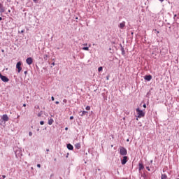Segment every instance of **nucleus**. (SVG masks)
I'll use <instances>...</instances> for the list:
<instances>
[{"label":"nucleus","instance_id":"obj_1","mask_svg":"<svg viewBox=\"0 0 179 179\" xmlns=\"http://www.w3.org/2000/svg\"><path fill=\"white\" fill-rule=\"evenodd\" d=\"M136 111L137 113L138 118H142L145 117V112H143V110H141L139 108H137Z\"/></svg>","mask_w":179,"mask_h":179},{"label":"nucleus","instance_id":"obj_2","mask_svg":"<svg viewBox=\"0 0 179 179\" xmlns=\"http://www.w3.org/2000/svg\"><path fill=\"white\" fill-rule=\"evenodd\" d=\"M14 152H15L16 157H20V156H22V149H20L19 148H15L14 149Z\"/></svg>","mask_w":179,"mask_h":179},{"label":"nucleus","instance_id":"obj_3","mask_svg":"<svg viewBox=\"0 0 179 179\" xmlns=\"http://www.w3.org/2000/svg\"><path fill=\"white\" fill-rule=\"evenodd\" d=\"M127 154H128V151L125 149V148L120 147V155H121V156H127Z\"/></svg>","mask_w":179,"mask_h":179},{"label":"nucleus","instance_id":"obj_4","mask_svg":"<svg viewBox=\"0 0 179 179\" xmlns=\"http://www.w3.org/2000/svg\"><path fill=\"white\" fill-rule=\"evenodd\" d=\"M0 79L2 80V82L8 83L9 82V78L8 77L3 76L2 73H0Z\"/></svg>","mask_w":179,"mask_h":179},{"label":"nucleus","instance_id":"obj_5","mask_svg":"<svg viewBox=\"0 0 179 179\" xmlns=\"http://www.w3.org/2000/svg\"><path fill=\"white\" fill-rule=\"evenodd\" d=\"M16 69H17L18 73L22 71V62H18L16 64Z\"/></svg>","mask_w":179,"mask_h":179},{"label":"nucleus","instance_id":"obj_6","mask_svg":"<svg viewBox=\"0 0 179 179\" xmlns=\"http://www.w3.org/2000/svg\"><path fill=\"white\" fill-rule=\"evenodd\" d=\"M6 11V7L3 6L2 3H0V13L2 15V13Z\"/></svg>","mask_w":179,"mask_h":179},{"label":"nucleus","instance_id":"obj_7","mask_svg":"<svg viewBox=\"0 0 179 179\" xmlns=\"http://www.w3.org/2000/svg\"><path fill=\"white\" fill-rule=\"evenodd\" d=\"M1 120H3V121H4V122H8V121H9V117H8V115H6V114L3 115Z\"/></svg>","mask_w":179,"mask_h":179},{"label":"nucleus","instance_id":"obj_8","mask_svg":"<svg viewBox=\"0 0 179 179\" xmlns=\"http://www.w3.org/2000/svg\"><path fill=\"white\" fill-rule=\"evenodd\" d=\"M152 75H146L144 76L145 80H147L148 82H150L152 80Z\"/></svg>","mask_w":179,"mask_h":179},{"label":"nucleus","instance_id":"obj_9","mask_svg":"<svg viewBox=\"0 0 179 179\" xmlns=\"http://www.w3.org/2000/svg\"><path fill=\"white\" fill-rule=\"evenodd\" d=\"M26 62L28 65H31V64H33V58L31 57H28L27 59H26Z\"/></svg>","mask_w":179,"mask_h":179},{"label":"nucleus","instance_id":"obj_10","mask_svg":"<svg viewBox=\"0 0 179 179\" xmlns=\"http://www.w3.org/2000/svg\"><path fill=\"white\" fill-rule=\"evenodd\" d=\"M127 162H128V157L124 156L123 159H122V164H127Z\"/></svg>","mask_w":179,"mask_h":179},{"label":"nucleus","instance_id":"obj_11","mask_svg":"<svg viewBox=\"0 0 179 179\" xmlns=\"http://www.w3.org/2000/svg\"><path fill=\"white\" fill-rule=\"evenodd\" d=\"M144 169H145V166H143V164L139 163L138 171H142V170H143Z\"/></svg>","mask_w":179,"mask_h":179},{"label":"nucleus","instance_id":"obj_12","mask_svg":"<svg viewBox=\"0 0 179 179\" xmlns=\"http://www.w3.org/2000/svg\"><path fill=\"white\" fill-rule=\"evenodd\" d=\"M67 149H69V150H73V145L71 143L67 144Z\"/></svg>","mask_w":179,"mask_h":179},{"label":"nucleus","instance_id":"obj_13","mask_svg":"<svg viewBox=\"0 0 179 179\" xmlns=\"http://www.w3.org/2000/svg\"><path fill=\"white\" fill-rule=\"evenodd\" d=\"M120 29H124L125 27V22H122L119 24Z\"/></svg>","mask_w":179,"mask_h":179},{"label":"nucleus","instance_id":"obj_14","mask_svg":"<svg viewBox=\"0 0 179 179\" xmlns=\"http://www.w3.org/2000/svg\"><path fill=\"white\" fill-rule=\"evenodd\" d=\"M86 114H87V111L84 110V111H80V115L81 117H83V115H86Z\"/></svg>","mask_w":179,"mask_h":179},{"label":"nucleus","instance_id":"obj_15","mask_svg":"<svg viewBox=\"0 0 179 179\" xmlns=\"http://www.w3.org/2000/svg\"><path fill=\"white\" fill-rule=\"evenodd\" d=\"M120 47H121V52H122V55H125V50L124 49V48L122 47V45H120Z\"/></svg>","mask_w":179,"mask_h":179},{"label":"nucleus","instance_id":"obj_16","mask_svg":"<svg viewBox=\"0 0 179 179\" xmlns=\"http://www.w3.org/2000/svg\"><path fill=\"white\" fill-rule=\"evenodd\" d=\"M53 122H54V120L53 119H50L48 120V124L49 125H52Z\"/></svg>","mask_w":179,"mask_h":179},{"label":"nucleus","instance_id":"obj_17","mask_svg":"<svg viewBox=\"0 0 179 179\" xmlns=\"http://www.w3.org/2000/svg\"><path fill=\"white\" fill-rule=\"evenodd\" d=\"M75 148L76 149H80V143H76Z\"/></svg>","mask_w":179,"mask_h":179},{"label":"nucleus","instance_id":"obj_18","mask_svg":"<svg viewBox=\"0 0 179 179\" xmlns=\"http://www.w3.org/2000/svg\"><path fill=\"white\" fill-rule=\"evenodd\" d=\"M161 179H167V175L162 174V176H161Z\"/></svg>","mask_w":179,"mask_h":179},{"label":"nucleus","instance_id":"obj_19","mask_svg":"<svg viewBox=\"0 0 179 179\" xmlns=\"http://www.w3.org/2000/svg\"><path fill=\"white\" fill-rule=\"evenodd\" d=\"M48 58V55H43V59H45V61H47Z\"/></svg>","mask_w":179,"mask_h":179},{"label":"nucleus","instance_id":"obj_20","mask_svg":"<svg viewBox=\"0 0 179 179\" xmlns=\"http://www.w3.org/2000/svg\"><path fill=\"white\" fill-rule=\"evenodd\" d=\"M83 50L84 51H89V47H84V48H83Z\"/></svg>","mask_w":179,"mask_h":179},{"label":"nucleus","instance_id":"obj_21","mask_svg":"<svg viewBox=\"0 0 179 179\" xmlns=\"http://www.w3.org/2000/svg\"><path fill=\"white\" fill-rule=\"evenodd\" d=\"M103 71V67L100 66L98 68V72H101Z\"/></svg>","mask_w":179,"mask_h":179},{"label":"nucleus","instance_id":"obj_22","mask_svg":"<svg viewBox=\"0 0 179 179\" xmlns=\"http://www.w3.org/2000/svg\"><path fill=\"white\" fill-rule=\"evenodd\" d=\"M5 178H6V176L3 175V176H1V177L0 176V179H5Z\"/></svg>","mask_w":179,"mask_h":179},{"label":"nucleus","instance_id":"obj_23","mask_svg":"<svg viewBox=\"0 0 179 179\" xmlns=\"http://www.w3.org/2000/svg\"><path fill=\"white\" fill-rule=\"evenodd\" d=\"M85 110H87V111L90 110V106H87L85 108Z\"/></svg>","mask_w":179,"mask_h":179},{"label":"nucleus","instance_id":"obj_24","mask_svg":"<svg viewBox=\"0 0 179 179\" xmlns=\"http://www.w3.org/2000/svg\"><path fill=\"white\" fill-rule=\"evenodd\" d=\"M41 115H43V112L38 113V117H41Z\"/></svg>","mask_w":179,"mask_h":179},{"label":"nucleus","instance_id":"obj_25","mask_svg":"<svg viewBox=\"0 0 179 179\" xmlns=\"http://www.w3.org/2000/svg\"><path fill=\"white\" fill-rule=\"evenodd\" d=\"M29 135L30 136H33V133H32L31 131H29Z\"/></svg>","mask_w":179,"mask_h":179},{"label":"nucleus","instance_id":"obj_26","mask_svg":"<svg viewBox=\"0 0 179 179\" xmlns=\"http://www.w3.org/2000/svg\"><path fill=\"white\" fill-rule=\"evenodd\" d=\"M154 31H155L157 33V34H159V31H157V29H154Z\"/></svg>","mask_w":179,"mask_h":179},{"label":"nucleus","instance_id":"obj_27","mask_svg":"<svg viewBox=\"0 0 179 179\" xmlns=\"http://www.w3.org/2000/svg\"><path fill=\"white\" fill-rule=\"evenodd\" d=\"M40 124H41V125H44V121H41V122H40Z\"/></svg>","mask_w":179,"mask_h":179},{"label":"nucleus","instance_id":"obj_28","mask_svg":"<svg viewBox=\"0 0 179 179\" xmlns=\"http://www.w3.org/2000/svg\"><path fill=\"white\" fill-rule=\"evenodd\" d=\"M146 170H148V171H150V169L149 168V166H146Z\"/></svg>","mask_w":179,"mask_h":179},{"label":"nucleus","instance_id":"obj_29","mask_svg":"<svg viewBox=\"0 0 179 179\" xmlns=\"http://www.w3.org/2000/svg\"><path fill=\"white\" fill-rule=\"evenodd\" d=\"M51 100H52V101H54L55 100V99L54 98V96H52V97H51Z\"/></svg>","mask_w":179,"mask_h":179},{"label":"nucleus","instance_id":"obj_30","mask_svg":"<svg viewBox=\"0 0 179 179\" xmlns=\"http://www.w3.org/2000/svg\"><path fill=\"white\" fill-rule=\"evenodd\" d=\"M37 167H38V168L40 169V167H41V164H37Z\"/></svg>","mask_w":179,"mask_h":179},{"label":"nucleus","instance_id":"obj_31","mask_svg":"<svg viewBox=\"0 0 179 179\" xmlns=\"http://www.w3.org/2000/svg\"><path fill=\"white\" fill-rule=\"evenodd\" d=\"M143 107L144 108H146V104L144 103V104L143 105Z\"/></svg>","mask_w":179,"mask_h":179},{"label":"nucleus","instance_id":"obj_32","mask_svg":"<svg viewBox=\"0 0 179 179\" xmlns=\"http://www.w3.org/2000/svg\"><path fill=\"white\" fill-rule=\"evenodd\" d=\"M51 65H52V66H54V65H55V62H52V63L51 64Z\"/></svg>","mask_w":179,"mask_h":179},{"label":"nucleus","instance_id":"obj_33","mask_svg":"<svg viewBox=\"0 0 179 179\" xmlns=\"http://www.w3.org/2000/svg\"><path fill=\"white\" fill-rule=\"evenodd\" d=\"M55 104H59V101H57L55 102Z\"/></svg>","mask_w":179,"mask_h":179},{"label":"nucleus","instance_id":"obj_34","mask_svg":"<svg viewBox=\"0 0 179 179\" xmlns=\"http://www.w3.org/2000/svg\"><path fill=\"white\" fill-rule=\"evenodd\" d=\"M24 75H27V71L24 72Z\"/></svg>","mask_w":179,"mask_h":179},{"label":"nucleus","instance_id":"obj_35","mask_svg":"<svg viewBox=\"0 0 179 179\" xmlns=\"http://www.w3.org/2000/svg\"><path fill=\"white\" fill-rule=\"evenodd\" d=\"M70 120H73V116H71Z\"/></svg>","mask_w":179,"mask_h":179},{"label":"nucleus","instance_id":"obj_36","mask_svg":"<svg viewBox=\"0 0 179 179\" xmlns=\"http://www.w3.org/2000/svg\"><path fill=\"white\" fill-rule=\"evenodd\" d=\"M63 101H64V103H66L67 101H66V99H64Z\"/></svg>","mask_w":179,"mask_h":179},{"label":"nucleus","instance_id":"obj_37","mask_svg":"<svg viewBox=\"0 0 179 179\" xmlns=\"http://www.w3.org/2000/svg\"><path fill=\"white\" fill-rule=\"evenodd\" d=\"M20 33H24V30H22Z\"/></svg>","mask_w":179,"mask_h":179},{"label":"nucleus","instance_id":"obj_38","mask_svg":"<svg viewBox=\"0 0 179 179\" xmlns=\"http://www.w3.org/2000/svg\"><path fill=\"white\" fill-rule=\"evenodd\" d=\"M176 17H177V15H174L173 18L176 19Z\"/></svg>","mask_w":179,"mask_h":179},{"label":"nucleus","instance_id":"obj_39","mask_svg":"<svg viewBox=\"0 0 179 179\" xmlns=\"http://www.w3.org/2000/svg\"><path fill=\"white\" fill-rule=\"evenodd\" d=\"M46 152H50V149H46Z\"/></svg>","mask_w":179,"mask_h":179},{"label":"nucleus","instance_id":"obj_40","mask_svg":"<svg viewBox=\"0 0 179 179\" xmlns=\"http://www.w3.org/2000/svg\"><path fill=\"white\" fill-rule=\"evenodd\" d=\"M23 107H26V103H24V104H23Z\"/></svg>","mask_w":179,"mask_h":179},{"label":"nucleus","instance_id":"obj_41","mask_svg":"<svg viewBox=\"0 0 179 179\" xmlns=\"http://www.w3.org/2000/svg\"><path fill=\"white\" fill-rule=\"evenodd\" d=\"M106 79H107V80H108V79H109V77H108V76H107V77H106Z\"/></svg>","mask_w":179,"mask_h":179},{"label":"nucleus","instance_id":"obj_42","mask_svg":"<svg viewBox=\"0 0 179 179\" xmlns=\"http://www.w3.org/2000/svg\"><path fill=\"white\" fill-rule=\"evenodd\" d=\"M54 161H55V162H57V158H55V159H54Z\"/></svg>","mask_w":179,"mask_h":179},{"label":"nucleus","instance_id":"obj_43","mask_svg":"<svg viewBox=\"0 0 179 179\" xmlns=\"http://www.w3.org/2000/svg\"><path fill=\"white\" fill-rule=\"evenodd\" d=\"M36 108H40V106H38L37 107H36Z\"/></svg>","mask_w":179,"mask_h":179},{"label":"nucleus","instance_id":"obj_44","mask_svg":"<svg viewBox=\"0 0 179 179\" xmlns=\"http://www.w3.org/2000/svg\"><path fill=\"white\" fill-rule=\"evenodd\" d=\"M65 129H66V131H68V127H66Z\"/></svg>","mask_w":179,"mask_h":179},{"label":"nucleus","instance_id":"obj_45","mask_svg":"<svg viewBox=\"0 0 179 179\" xmlns=\"http://www.w3.org/2000/svg\"><path fill=\"white\" fill-rule=\"evenodd\" d=\"M160 1V2H163L164 0H159Z\"/></svg>","mask_w":179,"mask_h":179},{"label":"nucleus","instance_id":"obj_46","mask_svg":"<svg viewBox=\"0 0 179 179\" xmlns=\"http://www.w3.org/2000/svg\"><path fill=\"white\" fill-rule=\"evenodd\" d=\"M34 1V2H37V0H33Z\"/></svg>","mask_w":179,"mask_h":179},{"label":"nucleus","instance_id":"obj_47","mask_svg":"<svg viewBox=\"0 0 179 179\" xmlns=\"http://www.w3.org/2000/svg\"><path fill=\"white\" fill-rule=\"evenodd\" d=\"M2 20V17H0V21Z\"/></svg>","mask_w":179,"mask_h":179},{"label":"nucleus","instance_id":"obj_48","mask_svg":"<svg viewBox=\"0 0 179 179\" xmlns=\"http://www.w3.org/2000/svg\"><path fill=\"white\" fill-rule=\"evenodd\" d=\"M31 170H34V169L33 167L31 168Z\"/></svg>","mask_w":179,"mask_h":179},{"label":"nucleus","instance_id":"obj_49","mask_svg":"<svg viewBox=\"0 0 179 179\" xmlns=\"http://www.w3.org/2000/svg\"><path fill=\"white\" fill-rule=\"evenodd\" d=\"M7 2H10V0H7Z\"/></svg>","mask_w":179,"mask_h":179},{"label":"nucleus","instance_id":"obj_50","mask_svg":"<svg viewBox=\"0 0 179 179\" xmlns=\"http://www.w3.org/2000/svg\"><path fill=\"white\" fill-rule=\"evenodd\" d=\"M38 131H40V129H37V131L38 132Z\"/></svg>","mask_w":179,"mask_h":179},{"label":"nucleus","instance_id":"obj_51","mask_svg":"<svg viewBox=\"0 0 179 179\" xmlns=\"http://www.w3.org/2000/svg\"><path fill=\"white\" fill-rule=\"evenodd\" d=\"M127 142H129V139H127Z\"/></svg>","mask_w":179,"mask_h":179},{"label":"nucleus","instance_id":"obj_52","mask_svg":"<svg viewBox=\"0 0 179 179\" xmlns=\"http://www.w3.org/2000/svg\"><path fill=\"white\" fill-rule=\"evenodd\" d=\"M8 12L10 13V10H8Z\"/></svg>","mask_w":179,"mask_h":179},{"label":"nucleus","instance_id":"obj_53","mask_svg":"<svg viewBox=\"0 0 179 179\" xmlns=\"http://www.w3.org/2000/svg\"><path fill=\"white\" fill-rule=\"evenodd\" d=\"M68 155H69V154H67L66 157H68Z\"/></svg>","mask_w":179,"mask_h":179},{"label":"nucleus","instance_id":"obj_54","mask_svg":"<svg viewBox=\"0 0 179 179\" xmlns=\"http://www.w3.org/2000/svg\"><path fill=\"white\" fill-rule=\"evenodd\" d=\"M131 34H134V32H131Z\"/></svg>","mask_w":179,"mask_h":179},{"label":"nucleus","instance_id":"obj_55","mask_svg":"<svg viewBox=\"0 0 179 179\" xmlns=\"http://www.w3.org/2000/svg\"><path fill=\"white\" fill-rule=\"evenodd\" d=\"M151 163H153V161H151Z\"/></svg>","mask_w":179,"mask_h":179}]
</instances>
